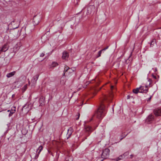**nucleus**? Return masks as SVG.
<instances>
[{"mask_svg":"<svg viewBox=\"0 0 161 161\" xmlns=\"http://www.w3.org/2000/svg\"><path fill=\"white\" fill-rule=\"evenodd\" d=\"M48 153H51V155L52 154V153H51L50 151L49 150H48Z\"/></svg>","mask_w":161,"mask_h":161,"instance_id":"36","label":"nucleus"},{"mask_svg":"<svg viewBox=\"0 0 161 161\" xmlns=\"http://www.w3.org/2000/svg\"><path fill=\"white\" fill-rule=\"evenodd\" d=\"M152 83V80L150 79H148L146 85H145L147 87L149 86Z\"/></svg>","mask_w":161,"mask_h":161,"instance_id":"17","label":"nucleus"},{"mask_svg":"<svg viewBox=\"0 0 161 161\" xmlns=\"http://www.w3.org/2000/svg\"><path fill=\"white\" fill-rule=\"evenodd\" d=\"M160 28L161 29V27Z\"/></svg>","mask_w":161,"mask_h":161,"instance_id":"45","label":"nucleus"},{"mask_svg":"<svg viewBox=\"0 0 161 161\" xmlns=\"http://www.w3.org/2000/svg\"><path fill=\"white\" fill-rule=\"evenodd\" d=\"M69 56L68 53L66 51H64L63 53L62 58L63 59L67 58Z\"/></svg>","mask_w":161,"mask_h":161,"instance_id":"12","label":"nucleus"},{"mask_svg":"<svg viewBox=\"0 0 161 161\" xmlns=\"http://www.w3.org/2000/svg\"><path fill=\"white\" fill-rule=\"evenodd\" d=\"M58 64L57 63L55 62H53L51 64V67H55L57 66L58 65Z\"/></svg>","mask_w":161,"mask_h":161,"instance_id":"21","label":"nucleus"},{"mask_svg":"<svg viewBox=\"0 0 161 161\" xmlns=\"http://www.w3.org/2000/svg\"><path fill=\"white\" fill-rule=\"evenodd\" d=\"M45 55V54L44 53H41L40 55V57H43Z\"/></svg>","mask_w":161,"mask_h":161,"instance_id":"32","label":"nucleus"},{"mask_svg":"<svg viewBox=\"0 0 161 161\" xmlns=\"http://www.w3.org/2000/svg\"><path fill=\"white\" fill-rule=\"evenodd\" d=\"M15 109H11L10 110V112L8 116L10 117L13 114L15 113Z\"/></svg>","mask_w":161,"mask_h":161,"instance_id":"18","label":"nucleus"},{"mask_svg":"<svg viewBox=\"0 0 161 161\" xmlns=\"http://www.w3.org/2000/svg\"><path fill=\"white\" fill-rule=\"evenodd\" d=\"M29 105L28 103L25 104L23 107L22 110L24 109H27L29 108Z\"/></svg>","mask_w":161,"mask_h":161,"instance_id":"24","label":"nucleus"},{"mask_svg":"<svg viewBox=\"0 0 161 161\" xmlns=\"http://www.w3.org/2000/svg\"><path fill=\"white\" fill-rule=\"evenodd\" d=\"M9 46L7 44H5L2 47H0V51L5 52L8 49Z\"/></svg>","mask_w":161,"mask_h":161,"instance_id":"7","label":"nucleus"},{"mask_svg":"<svg viewBox=\"0 0 161 161\" xmlns=\"http://www.w3.org/2000/svg\"><path fill=\"white\" fill-rule=\"evenodd\" d=\"M127 135V134H126L125 136H121L120 137V140H122Z\"/></svg>","mask_w":161,"mask_h":161,"instance_id":"31","label":"nucleus"},{"mask_svg":"<svg viewBox=\"0 0 161 161\" xmlns=\"http://www.w3.org/2000/svg\"><path fill=\"white\" fill-rule=\"evenodd\" d=\"M39 154H38V153H36L35 155V156L34 158L36 159L37 158L39 157Z\"/></svg>","mask_w":161,"mask_h":161,"instance_id":"28","label":"nucleus"},{"mask_svg":"<svg viewBox=\"0 0 161 161\" xmlns=\"http://www.w3.org/2000/svg\"><path fill=\"white\" fill-rule=\"evenodd\" d=\"M14 95H15L14 94H13L12 96V97H14Z\"/></svg>","mask_w":161,"mask_h":161,"instance_id":"38","label":"nucleus"},{"mask_svg":"<svg viewBox=\"0 0 161 161\" xmlns=\"http://www.w3.org/2000/svg\"><path fill=\"white\" fill-rule=\"evenodd\" d=\"M42 149H43V147L41 145L38 147V148L37 149V151H38V154H40V153H41V151L42 150Z\"/></svg>","mask_w":161,"mask_h":161,"instance_id":"20","label":"nucleus"},{"mask_svg":"<svg viewBox=\"0 0 161 161\" xmlns=\"http://www.w3.org/2000/svg\"><path fill=\"white\" fill-rule=\"evenodd\" d=\"M66 161H72V159L71 157H67L65 158Z\"/></svg>","mask_w":161,"mask_h":161,"instance_id":"25","label":"nucleus"},{"mask_svg":"<svg viewBox=\"0 0 161 161\" xmlns=\"http://www.w3.org/2000/svg\"><path fill=\"white\" fill-rule=\"evenodd\" d=\"M15 73L16 72L15 71H14L10 73H8L7 74L6 76L8 78H10L14 76L15 74Z\"/></svg>","mask_w":161,"mask_h":161,"instance_id":"15","label":"nucleus"},{"mask_svg":"<svg viewBox=\"0 0 161 161\" xmlns=\"http://www.w3.org/2000/svg\"><path fill=\"white\" fill-rule=\"evenodd\" d=\"M154 120V116L152 114H150L147 118L146 122L148 124H150Z\"/></svg>","mask_w":161,"mask_h":161,"instance_id":"3","label":"nucleus"},{"mask_svg":"<svg viewBox=\"0 0 161 161\" xmlns=\"http://www.w3.org/2000/svg\"><path fill=\"white\" fill-rule=\"evenodd\" d=\"M39 76L38 74H37L33 77L32 79L31 80V82L33 83H36L37 80H38Z\"/></svg>","mask_w":161,"mask_h":161,"instance_id":"11","label":"nucleus"},{"mask_svg":"<svg viewBox=\"0 0 161 161\" xmlns=\"http://www.w3.org/2000/svg\"><path fill=\"white\" fill-rule=\"evenodd\" d=\"M85 131L86 132V135L89 136L92 131V128L90 126H88L85 128Z\"/></svg>","mask_w":161,"mask_h":161,"instance_id":"8","label":"nucleus"},{"mask_svg":"<svg viewBox=\"0 0 161 161\" xmlns=\"http://www.w3.org/2000/svg\"><path fill=\"white\" fill-rule=\"evenodd\" d=\"M73 72V70H72L71 69H69V70H68L67 75H69L70 73H71Z\"/></svg>","mask_w":161,"mask_h":161,"instance_id":"27","label":"nucleus"},{"mask_svg":"<svg viewBox=\"0 0 161 161\" xmlns=\"http://www.w3.org/2000/svg\"><path fill=\"white\" fill-rule=\"evenodd\" d=\"M110 150L108 148H107L103 150L101 155L102 158L105 159L108 158L109 155Z\"/></svg>","mask_w":161,"mask_h":161,"instance_id":"2","label":"nucleus"},{"mask_svg":"<svg viewBox=\"0 0 161 161\" xmlns=\"http://www.w3.org/2000/svg\"><path fill=\"white\" fill-rule=\"evenodd\" d=\"M140 91L138 87L133 89V92L135 94H137L138 92H139Z\"/></svg>","mask_w":161,"mask_h":161,"instance_id":"19","label":"nucleus"},{"mask_svg":"<svg viewBox=\"0 0 161 161\" xmlns=\"http://www.w3.org/2000/svg\"><path fill=\"white\" fill-rule=\"evenodd\" d=\"M113 86H111V89L113 88Z\"/></svg>","mask_w":161,"mask_h":161,"instance_id":"43","label":"nucleus"},{"mask_svg":"<svg viewBox=\"0 0 161 161\" xmlns=\"http://www.w3.org/2000/svg\"><path fill=\"white\" fill-rule=\"evenodd\" d=\"M2 52L1 51H0V54H1V52Z\"/></svg>","mask_w":161,"mask_h":161,"instance_id":"44","label":"nucleus"},{"mask_svg":"<svg viewBox=\"0 0 161 161\" xmlns=\"http://www.w3.org/2000/svg\"><path fill=\"white\" fill-rule=\"evenodd\" d=\"M155 40L154 39H153L150 43L151 47H153L154 45V44L155 43Z\"/></svg>","mask_w":161,"mask_h":161,"instance_id":"23","label":"nucleus"},{"mask_svg":"<svg viewBox=\"0 0 161 161\" xmlns=\"http://www.w3.org/2000/svg\"><path fill=\"white\" fill-rule=\"evenodd\" d=\"M131 98H133L132 96H131Z\"/></svg>","mask_w":161,"mask_h":161,"instance_id":"42","label":"nucleus"},{"mask_svg":"<svg viewBox=\"0 0 161 161\" xmlns=\"http://www.w3.org/2000/svg\"><path fill=\"white\" fill-rule=\"evenodd\" d=\"M103 102L100 106L96 111L95 115L97 118L100 119H102L105 116L107 112L105 107V103H109L111 101V98L105 96L103 99Z\"/></svg>","mask_w":161,"mask_h":161,"instance_id":"1","label":"nucleus"},{"mask_svg":"<svg viewBox=\"0 0 161 161\" xmlns=\"http://www.w3.org/2000/svg\"><path fill=\"white\" fill-rule=\"evenodd\" d=\"M132 52H131V54H130V56L131 55V54H132Z\"/></svg>","mask_w":161,"mask_h":161,"instance_id":"40","label":"nucleus"},{"mask_svg":"<svg viewBox=\"0 0 161 161\" xmlns=\"http://www.w3.org/2000/svg\"><path fill=\"white\" fill-rule=\"evenodd\" d=\"M95 9V7L94 6H88L87 8V14H91L93 13Z\"/></svg>","mask_w":161,"mask_h":161,"instance_id":"4","label":"nucleus"},{"mask_svg":"<svg viewBox=\"0 0 161 161\" xmlns=\"http://www.w3.org/2000/svg\"><path fill=\"white\" fill-rule=\"evenodd\" d=\"M80 114L79 113V114H78V117H77V118H76V120H78V119H79V117H80Z\"/></svg>","mask_w":161,"mask_h":161,"instance_id":"35","label":"nucleus"},{"mask_svg":"<svg viewBox=\"0 0 161 161\" xmlns=\"http://www.w3.org/2000/svg\"><path fill=\"white\" fill-rule=\"evenodd\" d=\"M64 67L65 68L64 71L63 75L66 76L67 75L68 71L69 70V69H70V68L69 67L67 66L66 65H65Z\"/></svg>","mask_w":161,"mask_h":161,"instance_id":"10","label":"nucleus"},{"mask_svg":"<svg viewBox=\"0 0 161 161\" xmlns=\"http://www.w3.org/2000/svg\"><path fill=\"white\" fill-rule=\"evenodd\" d=\"M128 152H126L123 155V156H124V157L125 156H126L128 154Z\"/></svg>","mask_w":161,"mask_h":161,"instance_id":"30","label":"nucleus"},{"mask_svg":"<svg viewBox=\"0 0 161 161\" xmlns=\"http://www.w3.org/2000/svg\"><path fill=\"white\" fill-rule=\"evenodd\" d=\"M27 85H25L22 88V90L23 92H24L27 89Z\"/></svg>","mask_w":161,"mask_h":161,"instance_id":"26","label":"nucleus"},{"mask_svg":"<svg viewBox=\"0 0 161 161\" xmlns=\"http://www.w3.org/2000/svg\"><path fill=\"white\" fill-rule=\"evenodd\" d=\"M40 20L37 19L36 17L35 16L33 19V22L34 25H38L39 22Z\"/></svg>","mask_w":161,"mask_h":161,"instance_id":"14","label":"nucleus"},{"mask_svg":"<svg viewBox=\"0 0 161 161\" xmlns=\"http://www.w3.org/2000/svg\"><path fill=\"white\" fill-rule=\"evenodd\" d=\"M20 46V43L19 42L17 43L14 47V51H16L18 50Z\"/></svg>","mask_w":161,"mask_h":161,"instance_id":"13","label":"nucleus"},{"mask_svg":"<svg viewBox=\"0 0 161 161\" xmlns=\"http://www.w3.org/2000/svg\"><path fill=\"white\" fill-rule=\"evenodd\" d=\"M109 47V46H107L105 48H103V49H102V50L104 52V51H105L106 49L108 48Z\"/></svg>","mask_w":161,"mask_h":161,"instance_id":"29","label":"nucleus"},{"mask_svg":"<svg viewBox=\"0 0 161 161\" xmlns=\"http://www.w3.org/2000/svg\"><path fill=\"white\" fill-rule=\"evenodd\" d=\"M140 90V93H147L148 91L147 87L145 86H141L139 87Z\"/></svg>","mask_w":161,"mask_h":161,"instance_id":"5","label":"nucleus"},{"mask_svg":"<svg viewBox=\"0 0 161 161\" xmlns=\"http://www.w3.org/2000/svg\"><path fill=\"white\" fill-rule=\"evenodd\" d=\"M103 51L102 50H101L99 51L98 53H97V54L96 57V58H97L99 57H100V56H101V54L102 53V52L103 53Z\"/></svg>","mask_w":161,"mask_h":161,"instance_id":"22","label":"nucleus"},{"mask_svg":"<svg viewBox=\"0 0 161 161\" xmlns=\"http://www.w3.org/2000/svg\"><path fill=\"white\" fill-rule=\"evenodd\" d=\"M154 77L155 78H156V76H154Z\"/></svg>","mask_w":161,"mask_h":161,"instance_id":"41","label":"nucleus"},{"mask_svg":"<svg viewBox=\"0 0 161 161\" xmlns=\"http://www.w3.org/2000/svg\"><path fill=\"white\" fill-rule=\"evenodd\" d=\"M73 132V129L72 128L70 127L68 130L67 133V139L70 137L72 132Z\"/></svg>","mask_w":161,"mask_h":161,"instance_id":"9","label":"nucleus"},{"mask_svg":"<svg viewBox=\"0 0 161 161\" xmlns=\"http://www.w3.org/2000/svg\"><path fill=\"white\" fill-rule=\"evenodd\" d=\"M10 110H8L7 111V112H10Z\"/></svg>","mask_w":161,"mask_h":161,"instance_id":"37","label":"nucleus"},{"mask_svg":"<svg viewBox=\"0 0 161 161\" xmlns=\"http://www.w3.org/2000/svg\"><path fill=\"white\" fill-rule=\"evenodd\" d=\"M44 101V99L43 98L42 96H41L39 98V102L40 104V105H43Z\"/></svg>","mask_w":161,"mask_h":161,"instance_id":"16","label":"nucleus"},{"mask_svg":"<svg viewBox=\"0 0 161 161\" xmlns=\"http://www.w3.org/2000/svg\"><path fill=\"white\" fill-rule=\"evenodd\" d=\"M153 113L156 116L161 115V108H157L154 110Z\"/></svg>","mask_w":161,"mask_h":161,"instance_id":"6","label":"nucleus"},{"mask_svg":"<svg viewBox=\"0 0 161 161\" xmlns=\"http://www.w3.org/2000/svg\"><path fill=\"white\" fill-rule=\"evenodd\" d=\"M133 155H130L131 158H132Z\"/></svg>","mask_w":161,"mask_h":161,"instance_id":"39","label":"nucleus"},{"mask_svg":"<svg viewBox=\"0 0 161 161\" xmlns=\"http://www.w3.org/2000/svg\"><path fill=\"white\" fill-rule=\"evenodd\" d=\"M152 97V96H150L149 98H147V101H148L150 100Z\"/></svg>","mask_w":161,"mask_h":161,"instance_id":"33","label":"nucleus"},{"mask_svg":"<svg viewBox=\"0 0 161 161\" xmlns=\"http://www.w3.org/2000/svg\"><path fill=\"white\" fill-rule=\"evenodd\" d=\"M130 98H131V95H128L127 96V99H129Z\"/></svg>","mask_w":161,"mask_h":161,"instance_id":"34","label":"nucleus"}]
</instances>
